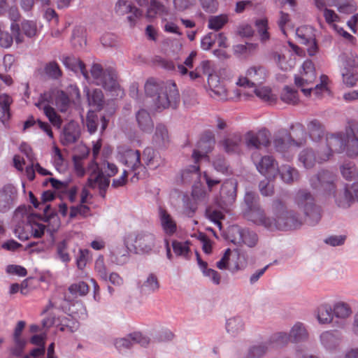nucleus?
I'll return each instance as SVG.
<instances>
[{
    "label": "nucleus",
    "mask_w": 358,
    "mask_h": 358,
    "mask_svg": "<svg viewBox=\"0 0 358 358\" xmlns=\"http://www.w3.org/2000/svg\"><path fill=\"white\" fill-rule=\"evenodd\" d=\"M302 76H294V84L298 87H301V92L306 96L310 95L313 92L317 96H320L321 93L327 89V84L328 80L327 76L322 75L320 76V83L317 84L314 87L305 88L304 87L312 83L316 78L315 72H303Z\"/></svg>",
    "instance_id": "nucleus-9"
},
{
    "label": "nucleus",
    "mask_w": 358,
    "mask_h": 358,
    "mask_svg": "<svg viewBox=\"0 0 358 358\" xmlns=\"http://www.w3.org/2000/svg\"><path fill=\"white\" fill-rule=\"evenodd\" d=\"M276 208L273 231L275 229H296L302 225V219L299 213L294 210L286 209L281 201H278L276 202Z\"/></svg>",
    "instance_id": "nucleus-6"
},
{
    "label": "nucleus",
    "mask_w": 358,
    "mask_h": 358,
    "mask_svg": "<svg viewBox=\"0 0 358 358\" xmlns=\"http://www.w3.org/2000/svg\"><path fill=\"white\" fill-rule=\"evenodd\" d=\"M316 316L320 324H327L331 322L334 324L333 308L328 303L322 304L317 308Z\"/></svg>",
    "instance_id": "nucleus-32"
},
{
    "label": "nucleus",
    "mask_w": 358,
    "mask_h": 358,
    "mask_svg": "<svg viewBox=\"0 0 358 358\" xmlns=\"http://www.w3.org/2000/svg\"><path fill=\"white\" fill-rule=\"evenodd\" d=\"M244 216L255 224L263 226L268 230L273 231V227H275L274 217H267L259 205L251 208H245Z\"/></svg>",
    "instance_id": "nucleus-12"
},
{
    "label": "nucleus",
    "mask_w": 358,
    "mask_h": 358,
    "mask_svg": "<svg viewBox=\"0 0 358 358\" xmlns=\"http://www.w3.org/2000/svg\"><path fill=\"white\" fill-rule=\"evenodd\" d=\"M271 178H266L260 181L259 188L263 196H271L273 194V185L270 183L269 180Z\"/></svg>",
    "instance_id": "nucleus-61"
},
{
    "label": "nucleus",
    "mask_w": 358,
    "mask_h": 358,
    "mask_svg": "<svg viewBox=\"0 0 358 358\" xmlns=\"http://www.w3.org/2000/svg\"><path fill=\"white\" fill-rule=\"evenodd\" d=\"M87 97L89 105L100 111L103 106L104 96L102 91L99 89H94L92 91L87 90Z\"/></svg>",
    "instance_id": "nucleus-36"
},
{
    "label": "nucleus",
    "mask_w": 358,
    "mask_h": 358,
    "mask_svg": "<svg viewBox=\"0 0 358 358\" xmlns=\"http://www.w3.org/2000/svg\"><path fill=\"white\" fill-rule=\"evenodd\" d=\"M189 245V241L180 242L178 241H173V250L177 256L187 257L190 252Z\"/></svg>",
    "instance_id": "nucleus-54"
},
{
    "label": "nucleus",
    "mask_w": 358,
    "mask_h": 358,
    "mask_svg": "<svg viewBox=\"0 0 358 358\" xmlns=\"http://www.w3.org/2000/svg\"><path fill=\"white\" fill-rule=\"evenodd\" d=\"M237 182L235 179L226 180L222 185L220 192L222 201L226 204H231L236 198Z\"/></svg>",
    "instance_id": "nucleus-23"
},
{
    "label": "nucleus",
    "mask_w": 358,
    "mask_h": 358,
    "mask_svg": "<svg viewBox=\"0 0 358 358\" xmlns=\"http://www.w3.org/2000/svg\"><path fill=\"white\" fill-rule=\"evenodd\" d=\"M343 82L347 87H354L358 81V73L356 69L343 68L341 70Z\"/></svg>",
    "instance_id": "nucleus-47"
},
{
    "label": "nucleus",
    "mask_w": 358,
    "mask_h": 358,
    "mask_svg": "<svg viewBox=\"0 0 358 358\" xmlns=\"http://www.w3.org/2000/svg\"><path fill=\"white\" fill-rule=\"evenodd\" d=\"M238 237H235L231 241L234 243H243L250 248L255 247L258 241L257 234L248 229H236Z\"/></svg>",
    "instance_id": "nucleus-25"
},
{
    "label": "nucleus",
    "mask_w": 358,
    "mask_h": 358,
    "mask_svg": "<svg viewBox=\"0 0 358 358\" xmlns=\"http://www.w3.org/2000/svg\"><path fill=\"white\" fill-rule=\"evenodd\" d=\"M227 22L228 17L227 15L210 16L208 19V27L210 29L218 31L221 29Z\"/></svg>",
    "instance_id": "nucleus-50"
},
{
    "label": "nucleus",
    "mask_w": 358,
    "mask_h": 358,
    "mask_svg": "<svg viewBox=\"0 0 358 358\" xmlns=\"http://www.w3.org/2000/svg\"><path fill=\"white\" fill-rule=\"evenodd\" d=\"M278 173L280 174L283 182L287 184H292L299 180L300 174L299 171L288 164H283L278 167Z\"/></svg>",
    "instance_id": "nucleus-27"
},
{
    "label": "nucleus",
    "mask_w": 358,
    "mask_h": 358,
    "mask_svg": "<svg viewBox=\"0 0 358 358\" xmlns=\"http://www.w3.org/2000/svg\"><path fill=\"white\" fill-rule=\"evenodd\" d=\"M147 17L153 18L157 14L165 12V6L159 0H150L148 6Z\"/></svg>",
    "instance_id": "nucleus-51"
},
{
    "label": "nucleus",
    "mask_w": 358,
    "mask_h": 358,
    "mask_svg": "<svg viewBox=\"0 0 358 358\" xmlns=\"http://www.w3.org/2000/svg\"><path fill=\"white\" fill-rule=\"evenodd\" d=\"M294 203L305 217V222L310 226L317 225L322 216L320 206L316 203L314 196L307 189H299L295 194Z\"/></svg>",
    "instance_id": "nucleus-4"
},
{
    "label": "nucleus",
    "mask_w": 358,
    "mask_h": 358,
    "mask_svg": "<svg viewBox=\"0 0 358 358\" xmlns=\"http://www.w3.org/2000/svg\"><path fill=\"white\" fill-rule=\"evenodd\" d=\"M110 177L104 176L103 171H99L93 178L89 177L87 180V185L90 188H94L98 184L99 189H108L110 185Z\"/></svg>",
    "instance_id": "nucleus-41"
},
{
    "label": "nucleus",
    "mask_w": 358,
    "mask_h": 358,
    "mask_svg": "<svg viewBox=\"0 0 358 358\" xmlns=\"http://www.w3.org/2000/svg\"><path fill=\"white\" fill-rule=\"evenodd\" d=\"M44 71L48 77L52 79H58L62 76V71L56 62L46 64Z\"/></svg>",
    "instance_id": "nucleus-55"
},
{
    "label": "nucleus",
    "mask_w": 358,
    "mask_h": 358,
    "mask_svg": "<svg viewBox=\"0 0 358 358\" xmlns=\"http://www.w3.org/2000/svg\"><path fill=\"white\" fill-rule=\"evenodd\" d=\"M292 342L299 343L308 338V332L303 323L296 322L289 331Z\"/></svg>",
    "instance_id": "nucleus-40"
},
{
    "label": "nucleus",
    "mask_w": 358,
    "mask_h": 358,
    "mask_svg": "<svg viewBox=\"0 0 358 358\" xmlns=\"http://www.w3.org/2000/svg\"><path fill=\"white\" fill-rule=\"evenodd\" d=\"M160 287L159 281L156 274L150 273L146 280L143 282L141 289L143 292L155 293L159 290Z\"/></svg>",
    "instance_id": "nucleus-43"
},
{
    "label": "nucleus",
    "mask_w": 358,
    "mask_h": 358,
    "mask_svg": "<svg viewBox=\"0 0 358 358\" xmlns=\"http://www.w3.org/2000/svg\"><path fill=\"white\" fill-rule=\"evenodd\" d=\"M334 180L335 176L331 172L322 170L310 178V184L313 189L318 192L331 194L335 192Z\"/></svg>",
    "instance_id": "nucleus-10"
},
{
    "label": "nucleus",
    "mask_w": 358,
    "mask_h": 358,
    "mask_svg": "<svg viewBox=\"0 0 358 358\" xmlns=\"http://www.w3.org/2000/svg\"><path fill=\"white\" fill-rule=\"evenodd\" d=\"M242 138L238 133L233 134L221 141L224 150L227 153H236L240 150Z\"/></svg>",
    "instance_id": "nucleus-34"
},
{
    "label": "nucleus",
    "mask_w": 358,
    "mask_h": 358,
    "mask_svg": "<svg viewBox=\"0 0 358 358\" xmlns=\"http://www.w3.org/2000/svg\"><path fill=\"white\" fill-rule=\"evenodd\" d=\"M153 142L159 148L164 147L169 143V136L168 129L165 125L162 124L157 125L153 136Z\"/></svg>",
    "instance_id": "nucleus-38"
},
{
    "label": "nucleus",
    "mask_w": 358,
    "mask_h": 358,
    "mask_svg": "<svg viewBox=\"0 0 358 358\" xmlns=\"http://www.w3.org/2000/svg\"><path fill=\"white\" fill-rule=\"evenodd\" d=\"M133 243L132 245L136 252L150 253L155 247V236L148 231H138L128 234L124 238L125 248L123 251L113 252L112 260L118 265H123L129 260L128 245Z\"/></svg>",
    "instance_id": "nucleus-3"
},
{
    "label": "nucleus",
    "mask_w": 358,
    "mask_h": 358,
    "mask_svg": "<svg viewBox=\"0 0 358 358\" xmlns=\"http://www.w3.org/2000/svg\"><path fill=\"white\" fill-rule=\"evenodd\" d=\"M255 94L265 101H273L274 100L271 90L268 87H261L255 90Z\"/></svg>",
    "instance_id": "nucleus-62"
},
{
    "label": "nucleus",
    "mask_w": 358,
    "mask_h": 358,
    "mask_svg": "<svg viewBox=\"0 0 358 358\" xmlns=\"http://www.w3.org/2000/svg\"><path fill=\"white\" fill-rule=\"evenodd\" d=\"M64 65L69 69L77 73L80 72L85 79H89V75L85 64L75 57H65L63 59Z\"/></svg>",
    "instance_id": "nucleus-31"
},
{
    "label": "nucleus",
    "mask_w": 358,
    "mask_h": 358,
    "mask_svg": "<svg viewBox=\"0 0 358 358\" xmlns=\"http://www.w3.org/2000/svg\"><path fill=\"white\" fill-rule=\"evenodd\" d=\"M245 329V323L241 317H233L227 320L226 329L228 333L235 336Z\"/></svg>",
    "instance_id": "nucleus-39"
},
{
    "label": "nucleus",
    "mask_w": 358,
    "mask_h": 358,
    "mask_svg": "<svg viewBox=\"0 0 358 358\" xmlns=\"http://www.w3.org/2000/svg\"><path fill=\"white\" fill-rule=\"evenodd\" d=\"M136 121L139 128L144 132L150 133L154 124L150 113L145 109L139 110L136 114Z\"/></svg>",
    "instance_id": "nucleus-33"
},
{
    "label": "nucleus",
    "mask_w": 358,
    "mask_h": 358,
    "mask_svg": "<svg viewBox=\"0 0 358 358\" xmlns=\"http://www.w3.org/2000/svg\"><path fill=\"white\" fill-rule=\"evenodd\" d=\"M196 56V52L195 51H192L189 55L186 58L184 62V64H178V69L181 75H186L188 73L187 67L192 69L193 67V61Z\"/></svg>",
    "instance_id": "nucleus-59"
},
{
    "label": "nucleus",
    "mask_w": 358,
    "mask_h": 358,
    "mask_svg": "<svg viewBox=\"0 0 358 358\" xmlns=\"http://www.w3.org/2000/svg\"><path fill=\"white\" fill-rule=\"evenodd\" d=\"M271 59L275 62L279 69L284 71L292 69L294 64L292 60H287L284 55L280 54L278 52H274L271 54Z\"/></svg>",
    "instance_id": "nucleus-45"
},
{
    "label": "nucleus",
    "mask_w": 358,
    "mask_h": 358,
    "mask_svg": "<svg viewBox=\"0 0 358 358\" xmlns=\"http://www.w3.org/2000/svg\"><path fill=\"white\" fill-rule=\"evenodd\" d=\"M29 208L26 206H19L14 212L13 222L15 227L13 232L20 240L25 241L29 237L31 222H32L36 213H29Z\"/></svg>",
    "instance_id": "nucleus-7"
},
{
    "label": "nucleus",
    "mask_w": 358,
    "mask_h": 358,
    "mask_svg": "<svg viewBox=\"0 0 358 358\" xmlns=\"http://www.w3.org/2000/svg\"><path fill=\"white\" fill-rule=\"evenodd\" d=\"M307 129L310 138L314 141H318L324 136V128L318 120L310 121L307 124Z\"/></svg>",
    "instance_id": "nucleus-35"
},
{
    "label": "nucleus",
    "mask_w": 358,
    "mask_h": 358,
    "mask_svg": "<svg viewBox=\"0 0 358 358\" xmlns=\"http://www.w3.org/2000/svg\"><path fill=\"white\" fill-rule=\"evenodd\" d=\"M95 270L99 278L105 282L108 281L106 267L104 264L103 257L99 256L95 262Z\"/></svg>",
    "instance_id": "nucleus-57"
},
{
    "label": "nucleus",
    "mask_w": 358,
    "mask_h": 358,
    "mask_svg": "<svg viewBox=\"0 0 358 358\" xmlns=\"http://www.w3.org/2000/svg\"><path fill=\"white\" fill-rule=\"evenodd\" d=\"M17 195V189L14 185H3L0 189V213H6L14 206Z\"/></svg>",
    "instance_id": "nucleus-14"
},
{
    "label": "nucleus",
    "mask_w": 358,
    "mask_h": 358,
    "mask_svg": "<svg viewBox=\"0 0 358 358\" xmlns=\"http://www.w3.org/2000/svg\"><path fill=\"white\" fill-rule=\"evenodd\" d=\"M280 99L286 103L296 105L299 102L298 92L292 87L286 85L281 92Z\"/></svg>",
    "instance_id": "nucleus-44"
},
{
    "label": "nucleus",
    "mask_w": 358,
    "mask_h": 358,
    "mask_svg": "<svg viewBox=\"0 0 358 358\" xmlns=\"http://www.w3.org/2000/svg\"><path fill=\"white\" fill-rule=\"evenodd\" d=\"M216 43V36L215 32H210L203 37L201 41V47L204 50H210Z\"/></svg>",
    "instance_id": "nucleus-60"
},
{
    "label": "nucleus",
    "mask_w": 358,
    "mask_h": 358,
    "mask_svg": "<svg viewBox=\"0 0 358 358\" xmlns=\"http://www.w3.org/2000/svg\"><path fill=\"white\" fill-rule=\"evenodd\" d=\"M268 351L267 343H259L250 345L243 358H264Z\"/></svg>",
    "instance_id": "nucleus-37"
},
{
    "label": "nucleus",
    "mask_w": 358,
    "mask_h": 358,
    "mask_svg": "<svg viewBox=\"0 0 358 358\" xmlns=\"http://www.w3.org/2000/svg\"><path fill=\"white\" fill-rule=\"evenodd\" d=\"M215 143V135L210 131H206L198 142V149L194 150L192 157L197 162L200 158L205 157L213 148Z\"/></svg>",
    "instance_id": "nucleus-15"
},
{
    "label": "nucleus",
    "mask_w": 358,
    "mask_h": 358,
    "mask_svg": "<svg viewBox=\"0 0 358 358\" xmlns=\"http://www.w3.org/2000/svg\"><path fill=\"white\" fill-rule=\"evenodd\" d=\"M115 10L120 15L132 13L127 17L131 25L134 24L136 20L142 15V11L134 6L129 0H118L115 4Z\"/></svg>",
    "instance_id": "nucleus-20"
},
{
    "label": "nucleus",
    "mask_w": 358,
    "mask_h": 358,
    "mask_svg": "<svg viewBox=\"0 0 358 358\" xmlns=\"http://www.w3.org/2000/svg\"><path fill=\"white\" fill-rule=\"evenodd\" d=\"M245 143L249 148L260 149L262 147H267L270 144V134L265 129L257 133L248 131L245 135Z\"/></svg>",
    "instance_id": "nucleus-17"
},
{
    "label": "nucleus",
    "mask_w": 358,
    "mask_h": 358,
    "mask_svg": "<svg viewBox=\"0 0 358 358\" xmlns=\"http://www.w3.org/2000/svg\"><path fill=\"white\" fill-rule=\"evenodd\" d=\"M150 343L149 338L144 336L140 332H134L126 337L117 338L115 341V346L120 352H124L131 349L135 345L146 347Z\"/></svg>",
    "instance_id": "nucleus-13"
},
{
    "label": "nucleus",
    "mask_w": 358,
    "mask_h": 358,
    "mask_svg": "<svg viewBox=\"0 0 358 358\" xmlns=\"http://www.w3.org/2000/svg\"><path fill=\"white\" fill-rule=\"evenodd\" d=\"M202 9L209 13H215L218 8L217 0H198Z\"/></svg>",
    "instance_id": "nucleus-58"
},
{
    "label": "nucleus",
    "mask_w": 358,
    "mask_h": 358,
    "mask_svg": "<svg viewBox=\"0 0 358 358\" xmlns=\"http://www.w3.org/2000/svg\"><path fill=\"white\" fill-rule=\"evenodd\" d=\"M119 155L120 161L133 171H135L142 166L141 152L138 150L122 148L119 151Z\"/></svg>",
    "instance_id": "nucleus-19"
},
{
    "label": "nucleus",
    "mask_w": 358,
    "mask_h": 358,
    "mask_svg": "<svg viewBox=\"0 0 358 358\" xmlns=\"http://www.w3.org/2000/svg\"><path fill=\"white\" fill-rule=\"evenodd\" d=\"M255 27L262 42L269 39L270 35L268 32V20L266 18L257 20Z\"/></svg>",
    "instance_id": "nucleus-53"
},
{
    "label": "nucleus",
    "mask_w": 358,
    "mask_h": 358,
    "mask_svg": "<svg viewBox=\"0 0 358 358\" xmlns=\"http://www.w3.org/2000/svg\"><path fill=\"white\" fill-rule=\"evenodd\" d=\"M43 214H37L35 217L47 222V231L52 236L57 232L61 225L60 219L55 209H52L50 205H45L43 209Z\"/></svg>",
    "instance_id": "nucleus-18"
},
{
    "label": "nucleus",
    "mask_w": 358,
    "mask_h": 358,
    "mask_svg": "<svg viewBox=\"0 0 358 358\" xmlns=\"http://www.w3.org/2000/svg\"><path fill=\"white\" fill-rule=\"evenodd\" d=\"M357 67H358V56L355 53L350 52L345 57V59L343 62V68L356 69Z\"/></svg>",
    "instance_id": "nucleus-64"
},
{
    "label": "nucleus",
    "mask_w": 358,
    "mask_h": 358,
    "mask_svg": "<svg viewBox=\"0 0 358 358\" xmlns=\"http://www.w3.org/2000/svg\"><path fill=\"white\" fill-rule=\"evenodd\" d=\"M247 76L252 79L255 83H261L266 75L265 69L262 66H252L247 71Z\"/></svg>",
    "instance_id": "nucleus-52"
},
{
    "label": "nucleus",
    "mask_w": 358,
    "mask_h": 358,
    "mask_svg": "<svg viewBox=\"0 0 358 358\" xmlns=\"http://www.w3.org/2000/svg\"><path fill=\"white\" fill-rule=\"evenodd\" d=\"M327 147L322 152H330L329 157L334 152H345L350 157L358 156V124H352L345 131L327 134L326 136Z\"/></svg>",
    "instance_id": "nucleus-2"
},
{
    "label": "nucleus",
    "mask_w": 358,
    "mask_h": 358,
    "mask_svg": "<svg viewBox=\"0 0 358 358\" xmlns=\"http://www.w3.org/2000/svg\"><path fill=\"white\" fill-rule=\"evenodd\" d=\"M109 119L105 115H98L93 111H89L86 118V127L90 134H94L97 131L98 126L100 124V132L103 133L108 127Z\"/></svg>",
    "instance_id": "nucleus-24"
},
{
    "label": "nucleus",
    "mask_w": 358,
    "mask_h": 358,
    "mask_svg": "<svg viewBox=\"0 0 358 358\" xmlns=\"http://www.w3.org/2000/svg\"><path fill=\"white\" fill-rule=\"evenodd\" d=\"M146 96L151 99L152 107L162 111L169 107L176 108L180 102V94L176 84L172 80L166 82L148 78L145 84Z\"/></svg>",
    "instance_id": "nucleus-1"
},
{
    "label": "nucleus",
    "mask_w": 358,
    "mask_h": 358,
    "mask_svg": "<svg viewBox=\"0 0 358 358\" xmlns=\"http://www.w3.org/2000/svg\"><path fill=\"white\" fill-rule=\"evenodd\" d=\"M69 291L72 294L85 296L89 292V286L86 282L80 281L78 283L72 284L69 287Z\"/></svg>",
    "instance_id": "nucleus-56"
},
{
    "label": "nucleus",
    "mask_w": 358,
    "mask_h": 358,
    "mask_svg": "<svg viewBox=\"0 0 358 358\" xmlns=\"http://www.w3.org/2000/svg\"><path fill=\"white\" fill-rule=\"evenodd\" d=\"M90 73L93 83L107 91L115 92L120 87L116 71L112 67L103 69L100 64H93Z\"/></svg>",
    "instance_id": "nucleus-5"
},
{
    "label": "nucleus",
    "mask_w": 358,
    "mask_h": 358,
    "mask_svg": "<svg viewBox=\"0 0 358 358\" xmlns=\"http://www.w3.org/2000/svg\"><path fill=\"white\" fill-rule=\"evenodd\" d=\"M333 194L335 203L339 208L347 209L354 203L349 185H346L342 191Z\"/></svg>",
    "instance_id": "nucleus-26"
},
{
    "label": "nucleus",
    "mask_w": 358,
    "mask_h": 358,
    "mask_svg": "<svg viewBox=\"0 0 358 358\" xmlns=\"http://www.w3.org/2000/svg\"><path fill=\"white\" fill-rule=\"evenodd\" d=\"M341 174L344 178L351 180L358 178V173L352 162H345L340 167Z\"/></svg>",
    "instance_id": "nucleus-48"
},
{
    "label": "nucleus",
    "mask_w": 358,
    "mask_h": 358,
    "mask_svg": "<svg viewBox=\"0 0 358 358\" xmlns=\"http://www.w3.org/2000/svg\"><path fill=\"white\" fill-rule=\"evenodd\" d=\"M55 258L64 264L71 262V258L68 251V243L63 240L55 244Z\"/></svg>",
    "instance_id": "nucleus-42"
},
{
    "label": "nucleus",
    "mask_w": 358,
    "mask_h": 358,
    "mask_svg": "<svg viewBox=\"0 0 358 358\" xmlns=\"http://www.w3.org/2000/svg\"><path fill=\"white\" fill-rule=\"evenodd\" d=\"M333 308L334 316L336 319L334 326L343 329L346 326V319L352 314L350 306L344 302H338L334 304Z\"/></svg>",
    "instance_id": "nucleus-22"
},
{
    "label": "nucleus",
    "mask_w": 358,
    "mask_h": 358,
    "mask_svg": "<svg viewBox=\"0 0 358 358\" xmlns=\"http://www.w3.org/2000/svg\"><path fill=\"white\" fill-rule=\"evenodd\" d=\"M79 137L78 127L77 124L71 121L66 124L62 132V143L69 145L75 143Z\"/></svg>",
    "instance_id": "nucleus-29"
},
{
    "label": "nucleus",
    "mask_w": 358,
    "mask_h": 358,
    "mask_svg": "<svg viewBox=\"0 0 358 358\" xmlns=\"http://www.w3.org/2000/svg\"><path fill=\"white\" fill-rule=\"evenodd\" d=\"M213 166L216 171L225 173L227 172L229 165L224 157L217 156L213 160Z\"/></svg>",
    "instance_id": "nucleus-63"
},
{
    "label": "nucleus",
    "mask_w": 358,
    "mask_h": 358,
    "mask_svg": "<svg viewBox=\"0 0 358 358\" xmlns=\"http://www.w3.org/2000/svg\"><path fill=\"white\" fill-rule=\"evenodd\" d=\"M11 98L7 94L0 95V119L3 122L10 118V105Z\"/></svg>",
    "instance_id": "nucleus-46"
},
{
    "label": "nucleus",
    "mask_w": 358,
    "mask_h": 358,
    "mask_svg": "<svg viewBox=\"0 0 358 358\" xmlns=\"http://www.w3.org/2000/svg\"><path fill=\"white\" fill-rule=\"evenodd\" d=\"M258 171L267 178H275L278 174V166L271 156L262 157L256 164Z\"/></svg>",
    "instance_id": "nucleus-21"
},
{
    "label": "nucleus",
    "mask_w": 358,
    "mask_h": 358,
    "mask_svg": "<svg viewBox=\"0 0 358 358\" xmlns=\"http://www.w3.org/2000/svg\"><path fill=\"white\" fill-rule=\"evenodd\" d=\"M294 131L297 132L296 136H300L297 139H294L290 134H286L285 136H276L274 138L273 145L277 152L285 154L290 145L300 148L306 145L307 137L304 127L299 124L295 127Z\"/></svg>",
    "instance_id": "nucleus-8"
},
{
    "label": "nucleus",
    "mask_w": 358,
    "mask_h": 358,
    "mask_svg": "<svg viewBox=\"0 0 358 358\" xmlns=\"http://www.w3.org/2000/svg\"><path fill=\"white\" fill-rule=\"evenodd\" d=\"M11 32L14 36L17 43H21L24 41V37L21 34V29L24 34L29 38L36 36L37 32V27L34 22L30 20H24L20 26L17 23L13 22L10 25Z\"/></svg>",
    "instance_id": "nucleus-16"
},
{
    "label": "nucleus",
    "mask_w": 358,
    "mask_h": 358,
    "mask_svg": "<svg viewBox=\"0 0 358 358\" xmlns=\"http://www.w3.org/2000/svg\"><path fill=\"white\" fill-rule=\"evenodd\" d=\"M341 339V333L338 331H326L320 335V341L327 349H334L338 345Z\"/></svg>",
    "instance_id": "nucleus-30"
},
{
    "label": "nucleus",
    "mask_w": 358,
    "mask_h": 358,
    "mask_svg": "<svg viewBox=\"0 0 358 358\" xmlns=\"http://www.w3.org/2000/svg\"><path fill=\"white\" fill-rule=\"evenodd\" d=\"M330 152H322L320 149L315 152L312 148L303 149L298 155V161L306 169H312L318 163L327 162L329 159Z\"/></svg>",
    "instance_id": "nucleus-11"
},
{
    "label": "nucleus",
    "mask_w": 358,
    "mask_h": 358,
    "mask_svg": "<svg viewBox=\"0 0 358 358\" xmlns=\"http://www.w3.org/2000/svg\"><path fill=\"white\" fill-rule=\"evenodd\" d=\"M159 219L162 228L166 235L172 236L176 233L177 230L176 223L166 210L159 208Z\"/></svg>",
    "instance_id": "nucleus-28"
},
{
    "label": "nucleus",
    "mask_w": 358,
    "mask_h": 358,
    "mask_svg": "<svg viewBox=\"0 0 358 358\" xmlns=\"http://www.w3.org/2000/svg\"><path fill=\"white\" fill-rule=\"evenodd\" d=\"M43 109L51 124L58 129L60 128L62 124V120L55 111V108L49 105H45L43 106Z\"/></svg>",
    "instance_id": "nucleus-49"
}]
</instances>
